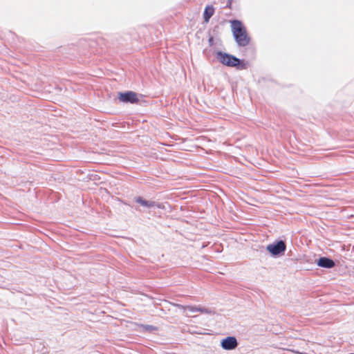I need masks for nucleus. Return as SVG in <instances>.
Returning a JSON list of instances; mask_svg holds the SVG:
<instances>
[{
	"mask_svg": "<svg viewBox=\"0 0 354 354\" xmlns=\"http://www.w3.org/2000/svg\"><path fill=\"white\" fill-rule=\"evenodd\" d=\"M230 23L232 31L238 46L244 47L249 44L250 38L248 37L243 23L238 19L232 20Z\"/></svg>",
	"mask_w": 354,
	"mask_h": 354,
	"instance_id": "nucleus-1",
	"label": "nucleus"
},
{
	"mask_svg": "<svg viewBox=\"0 0 354 354\" xmlns=\"http://www.w3.org/2000/svg\"><path fill=\"white\" fill-rule=\"evenodd\" d=\"M216 57L223 65L228 67H235L238 70L247 68V64L244 59H241L234 55L222 51L216 53Z\"/></svg>",
	"mask_w": 354,
	"mask_h": 354,
	"instance_id": "nucleus-2",
	"label": "nucleus"
},
{
	"mask_svg": "<svg viewBox=\"0 0 354 354\" xmlns=\"http://www.w3.org/2000/svg\"><path fill=\"white\" fill-rule=\"evenodd\" d=\"M266 250L272 257H279L284 254L286 250V242L283 240H277L267 245Z\"/></svg>",
	"mask_w": 354,
	"mask_h": 354,
	"instance_id": "nucleus-3",
	"label": "nucleus"
},
{
	"mask_svg": "<svg viewBox=\"0 0 354 354\" xmlns=\"http://www.w3.org/2000/svg\"><path fill=\"white\" fill-rule=\"evenodd\" d=\"M118 97L123 103L137 104L139 102L138 94L132 91L119 92Z\"/></svg>",
	"mask_w": 354,
	"mask_h": 354,
	"instance_id": "nucleus-4",
	"label": "nucleus"
},
{
	"mask_svg": "<svg viewBox=\"0 0 354 354\" xmlns=\"http://www.w3.org/2000/svg\"><path fill=\"white\" fill-rule=\"evenodd\" d=\"M135 202L140 205L141 206L150 209L153 207H156L158 209H162L164 207L162 203L153 201H149L146 200L142 196H136L134 198Z\"/></svg>",
	"mask_w": 354,
	"mask_h": 354,
	"instance_id": "nucleus-5",
	"label": "nucleus"
},
{
	"mask_svg": "<svg viewBox=\"0 0 354 354\" xmlns=\"http://www.w3.org/2000/svg\"><path fill=\"white\" fill-rule=\"evenodd\" d=\"M221 346L224 350L231 351L237 347L238 342L235 337L229 336L222 339Z\"/></svg>",
	"mask_w": 354,
	"mask_h": 354,
	"instance_id": "nucleus-6",
	"label": "nucleus"
},
{
	"mask_svg": "<svg viewBox=\"0 0 354 354\" xmlns=\"http://www.w3.org/2000/svg\"><path fill=\"white\" fill-rule=\"evenodd\" d=\"M315 262L319 267L324 268L330 269L335 266V261L330 257H321L316 259Z\"/></svg>",
	"mask_w": 354,
	"mask_h": 354,
	"instance_id": "nucleus-7",
	"label": "nucleus"
},
{
	"mask_svg": "<svg viewBox=\"0 0 354 354\" xmlns=\"http://www.w3.org/2000/svg\"><path fill=\"white\" fill-rule=\"evenodd\" d=\"M214 14V8L213 6H207L205 7L204 12H203V19L205 22H208L210 18Z\"/></svg>",
	"mask_w": 354,
	"mask_h": 354,
	"instance_id": "nucleus-8",
	"label": "nucleus"
},
{
	"mask_svg": "<svg viewBox=\"0 0 354 354\" xmlns=\"http://www.w3.org/2000/svg\"><path fill=\"white\" fill-rule=\"evenodd\" d=\"M177 306L183 309L184 310H188L190 313H198V310H200V307L197 306H184L181 304H177Z\"/></svg>",
	"mask_w": 354,
	"mask_h": 354,
	"instance_id": "nucleus-9",
	"label": "nucleus"
},
{
	"mask_svg": "<svg viewBox=\"0 0 354 354\" xmlns=\"http://www.w3.org/2000/svg\"><path fill=\"white\" fill-rule=\"evenodd\" d=\"M140 327L143 329L144 331L147 332H154L157 330V327L152 326V325H148V324H141Z\"/></svg>",
	"mask_w": 354,
	"mask_h": 354,
	"instance_id": "nucleus-10",
	"label": "nucleus"
},
{
	"mask_svg": "<svg viewBox=\"0 0 354 354\" xmlns=\"http://www.w3.org/2000/svg\"><path fill=\"white\" fill-rule=\"evenodd\" d=\"M198 313H209V311L207 308L200 307V310H198Z\"/></svg>",
	"mask_w": 354,
	"mask_h": 354,
	"instance_id": "nucleus-11",
	"label": "nucleus"
},
{
	"mask_svg": "<svg viewBox=\"0 0 354 354\" xmlns=\"http://www.w3.org/2000/svg\"><path fill=\"white\" fill-rule=\"evenodd\" d=\"M208 41H209V44H210L211 46H212V45H213L214 39H213V37H210L209 38Z\"/></svg>",
	"mask_w": 354,
	"mask_h": 354,
	"instance_id": "nucleus-12",
	"label": "nucleus"
},
{
	"mask_svg": "<svg viewBox=\"0 0 354 354\" xmlns=\"http://www.w3.org/2000/svg\"><path fill=\"white\" fill-rule=\"evenodd\" d=\"M232 3V0H227V7L230 8Z\"/></svg>",
	"mask_w": 354,
	"mask_h": 354,
	"instance_id": "nucleus-13",
	"label": "nucleus"
}]
</instances>
